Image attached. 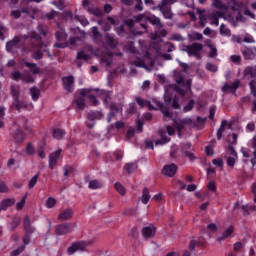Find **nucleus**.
Returning a JSON list of instances; mask_svg holds the SVG:
<instances>
[{
  "label": "nucleus",
  "mask_w": 256,
  "mask_h": 256,
  "mask_svg": "<svg viewBox=\"0 0 256 256\" xmlns=\"http://www.w3.org/2000/svg\"><path fill=\"white\" fill-rule=\"evenodd\" d=\"M242 41L243 43H255V39L249 34H246Z\"/></svg>",
  "instance_id": "62"
},
{
  "label": "nucleus",
  "mask_w": 256,
  "mask_h": 256,
  "mask_svg": "<svg viewBox=\"0 0 256 256\" xmlns=\"http://www.w3.org/2000/svg\"><path fill=\"white\" fill-rule=\"evenodd\" d=\"M184 51L191 57H199V53L203 51V44L201 43H192L187 45Z\"/></svg>",
  "instance_id": "8"
},
{
  "label": "nucleus",
  "mask_w": 256,
  "mask_h": 256,
  "mask_svg": "<svg viewBox=\"0 0 256 256\" xmlns=\"http://www.w3.org/2000/svg\"><path fill=\"white\" fill-rule=\"evenodd\" d=\"M65 135H66V132H65V130H63V129H61V128H55V129H53V131H52V137L54 138V139H63V137H65Z\"/></svg>",
  "instance_id": "24"
},
{
  "label": "nucleus",
  "mask_w": 256,
  "mask_h": 256,
  "mask_svg": "<svg viewBox=\"0 0 256 256\" xmlns=\"http://www.w3.org/2000/svg\"><path fill=\"white\" fill-rule=\"evenodd\" d=\"M212 164H214L216 167H223V159L221 158L213 159Z\"/></svg>",
  "instance_id": "64"
},
{
  "label": "nucleus",
  "mask_w": 256,
  "mask_h": 256,
  "mask_svg": "<svg viewBox=\"0 0 256 256\" xmlns=\"http://www.w3.org/2000/svg\"><path fill=\"white\" fill-rule=\"evenodd\" d=\"M87 243L85 241H76L73 242L66 250L67 255H75L77 252L83 253L86 251Z\"/></svg>",
  "instance_id": "7"
},
{
  "label": "nucleus",
  "mask_w": 256,
  "mask_h": 256,
  "mask_svg": "<svg viewBox=\"0 0 256 256\" xmlns=\"http://www.w3.org/2000/svg\"><path fill=\"white\" fill-rule=\"evenodd\" d=\"M106 43L109 45V47H111L112 49H115V47H117V41L115 40V35L107 34Z\"/></svg>",
  "instance_id": "29"
},
{
  "label": "nucleus",
  "mask_w": 256,
  "mask_h": 256,
  "mask_svg": "<svg viewBox=\"0 0 256 256\" xmlns=\"http://www.w3.org/2000/svg\"><path fill=\"white\" fill-rule=\"evenodd\" d=\"M15 205V198H7L1 201L0 207L2 208V211H7L9 207H13Z\"/></svg>",
  "instance_id": "20"
},
{
  "label": "nucleus",
  "mask_w": 256,
  "mask_h": 256,
  "mask_svg": "<svg viewBox=\"0 0 256 256\" xmlns=\"http://www.w3.org/2000/svg\"><path fill=\"white\" fill-rule=\"evenodd\" d=\"M220 34L225 35L226 37H231V30L227 28L225 24L220 25Z\"/></svg>",
  "instance_id": "44"
},
{
  "label": "nucleus",
  "mask_w": 256,
  "mask_h": 256,
  "mask_svg": "<svg viewBox=\"0 0 256 256\" xmlns=\"http://www.w3.org/2000/svg\"><path fill=\"white\" fill-rule=\"evenodd\" d=\"M103 187V182L99 180H90L88 183V188L95 191L97 189H101Z\"/></svg>",
  "instance_id": "23"
},
{
  "label": "nucleus",
  "mask_w": 256,
  "mask_h": 256,
  "mask_svg": "<svg viewBox=\"0 0 256 256\" xmlns=\"http://www.w3.org/2000/svg\"><path fill=\"white\" fill-rule=\"evenodd\" d=\"M63 87L68 93H73L75 89V78L73 76H66L62 78Z\"/></svg>",
  "instance_id": "10"
},
{
  "label": "nucleus",
  "mask_w": 256,
  "mask_h": 256,
  "mask_svg": "<svg viewBox=\"0 0 256 256\" xmlns=\"http://www.w3.org/2000/svg\"><path fill=\"white\" fill-rule=\"evenodd\" d=\"M23 227H24L25 235H30V236L33 235L35 231V227L31 225V218H29V216H24Z\"/></svg>",
  "instance_id": "15"
},
{
  "label": "nucleus",
  "mask_w": 256,
  "mask_h": 256,
  "mask_svg": "<svg viewBox=\"0 0 256 256\" xmlns=\"http://www.w3.org/2000/svg\"><path fill=\"white\" fill-rule=\"evenodd\" d=\"M87 119L89 121H95L97 119H103V113L101 111L90 110L87 114Z\"/></svg>",
  "instance_id": "21"
},
{
  "label": "nucleus",
  "mask_w": 256,
  "mask_h": 256,
  "mask_svg": "<svg viewBox=\"0 0 256 256\" xmlns=\"http://www.w3.org/2000/svg\"><path fill=\"white\" fill-rule=\"evenodd\" d=\"M29 39L31 47L33 49H43V47H47V44L43 43V39L41 36L37 35V32H31L29 35L24 36H15L12 40L6 43V50L8 53H13L19 49V43L21 41H27Z\"/></svg>",
  "instance_id": "1"
},
{
  "label": "nucleus",
  "mask_w": 256,
  "mask_h": 256,
  "mask_svg": "<svg viewBox=\"0 0 256 256\" xmlns=\"http://www.w3.org/2000/svg\"><path fill=\"white\" fill-rule=\"evenodd\" d=\"M37 31L42 37H47V25L39 23L37 25Z\"/></svg>",
  "instance_id": "37"
},
{
  "label": "nucleus",
  "mask_w": 256,
  "mask_h": 256,
  "mask_svg": "<svg viewBox=\"0 0 256 256\" xmlns=\"http://www.w3.org/2000/svg\"><path fill=\"white\" fill-rule=\"evenodd\" d=\"M72 217H73V209L71 208H66L58 214V220L60 221H69V219H71Z\"/></svg>",
  "instance_id": "17"
},
{
  "label": "nucleus",
  "mask_w": 256,
  "mask_h": 256,
  "mask_svg": "<svg viewBox=\"0 0 256 256\" xmlns=\"http://www.w3.org/2000/svg\"><path fill=\"white\" fill-rule=\"evenodd\" d=\"M114 187L116 189V191L120 194V195H125L126 190L125 187L123 186V184H121L120 182H116L114 184Z\"/></svg>",
  "instance_id": "47"
},
{
  "label": "nucleus",
  "mask_w": 256,
  "mask_h": 256,
  "mask_svg": "<svg viewBox=\"0 0 256 256\" xmlns=\"http://www.w3.org/2000/svg\"><path fill=\"white\" fill-rule=\"evenodd\" d=\"M26 201H27V194H25L22 197L21 201L16 204V208L18 211H21V209H23L25 207Z\"/></svg>",
  "instance_id": "53"
},
{
  "label": "nucleus",
  "mask_w": 256,
  "mask_h": 256,
  "mask_svg": "<svg viewBox=\"0 0 256 256\" xmlns=\"http://www.w3.org/2000/svg\"><path fill=\"white\" fill-rule=\"evenodd\" d=\"M21 225V218L16 217L12 220V222L9 224V231L16 230Z\"/></svg>",
  "instance_id": "32"
},
{
  "label": "nucleus",
  "mask_w": 256,
  "mask_h": 256,
  "mask_svg": "<svg viewBox=\"0 0 256 256\" xmlns=\"http://www.w3.org/2000/svg\"><path fill=\"white\" fill-rule=\"evenodd\" d=\"M25 67H28L33 75H39V67L35 63H30L28 61L24 62Z\"/></svg>",
  "instance_id": "30"
},
{
  "label": "nucleus",
  "mask_w": 256,
  "mask_h": 256,
  "mask_svg": "<svg viewBox=\"0 0 256 256\" xmlns=\"http://www.w3.org/2000/svg\"><path fill=\"white\" fill-rule=\"evenodd\" d=\"M170 157H171V159H179V148H177V145L171 146Z\"/></svg>",
  "instance_id": "36"
},
{
  "label": "nucleus",
  "mask_w": 256,
  "mask_h": 256,
  "mask_svg": "<svg viewBox=\"0 0 256 256\" xmlns=\"http://www.w3.org/2000/svg\"><path fill=\"white\" fill-rule=\"evenodd\" d=\"M135 21L137 23H141L143 21L144 23H151L154 27H158V29H163V24L161 23V18L155 16L151 12H144L142 14H138L134 16Z\"/></svg>",
  "instance_id": "4"
},
{
  "label": "nucleus",
  "mask_w": 256,
  "mask_h": 256,
  "mask_svg": "<svg viewBox=\"0 0 256 256\" xmlns=\"http://www.w3.org/2000/svg\"><path fill=\"white\" fill-rule=\"evenodd\" d=\"M135 213H137V209L128 208V209L124 210L123 215H128L129 217H131V216L135 215Z\"/></svg>",
  "instance_id": "61"
},
{
  "label": "nucleus",
  "mask_w": 256,
  "mask_h": 256,
  "mask_svg": "<svg viewBox=\"0 0 256 256\" xmlns=\"http://www.w3.org/2000/svg\"><path fill=\"white\" fill-rule=\"evenodd\" d=\"M174 81L176 83L174 90L181 97H185L187 91H191L192 79L185 80V75L182 72H176L174 74Z\"/></svg>",
  "instance_id": "3"
},
{
  "label": "nucleus",
  "mask_w": 256,
  "mask_h": 256,
  "mask_svg": "<svg viewBox=\"0 0 256 256\" xmlns=\"http://www.w3.org/2000/svg\"><path fill=\"white\" fill-rule=\"evenodd\" d=\"M230 61H231L232 63H237V64H239V63H241V57H240L239 55H231V56H230Z\"/></svg>",
  "instance_id": "63"
},
{
  "label": "nucleus",
  "mask_w": 256,
  "mask_h": 256,
  "mask_svg": "<svg viewBox=\"0 0 256 256\" xmlns=\"http://www.w3.org/2000/svg\"><path fill=\"white\" fill-rule=\"evenodd\" d=\"M57 27L58 30L55 32L57 42L54 43L53 47L56 49H65L69 45L67 32H65V28H61V25L58 24Z\"/></svg>",
  "instance_id": "5"
},
{
  "label": "nucleus",
  "mask_w": 256,
  "mask_h": 256,
  "mask_svg": "<svg viewBox=\"0 0 256 256\" xmlns=\"http://www.w3.org/2000/svg\"><path fill=\"white\" fill-rule=\"evenodd\" d=\"M37 181H39V174L34 175L28 182V189H33L35 185H37Z\"/></svg>",
  "instance_id": "43"
},
{
  "label": "nucleus",
  "mask_w": 256,
  "mask_h": 256,
  "mask_svg": "<svg viewBox=\"0 0 256 256\" xmlns=\"http://www.w3.org/2000/svg\"><path fill=\"white\" fill-rule=\"evenodd\" d=\"M179 148L183 153L184 157H187L189 161L193 162L197 159V156H195V153H193V151H195V148L193 147V144H191V142H182L180 143Z\"/></svg>",
  "instance_id": "6"
},
{
  "label": "nucleus",
  "mask_w": 256,
  "mask_h": 256,
  "mask_svg": "<svg viewBox=\"0 0 256 256\" xmlns=\"http://www.w3.org/2000/svg\"><path fill=\"white\" fill-rule=\"evenodd\" d=\"M239 85H241L240 80H235L233 83L226 82L222 86L221 91L224 93H231L232 95H235V93H237V90L239 89Z\"/></svg>",
  "instance_id": "9"
},
{
  "label": "nucleus",
  "mask_w": 256,
  "mask_h": 256,
  "mask_svg": "<svg viewBox=\"0 0 256 256\" xmlns=\"http://www.w3.org/2000/svg\"><path fill=\"white\" fill-rule=\"evenodd\" d=\"M75 105H76V109H80L81 111H83V109H85V98L83 97H79L76 98L74 101Z\"/></svg>",
  "instance_id": "34"
},
{
  "label": "nucleus",
  "mask_w": 256,
  "mask_h": 256,
  "mask_svg": "<svg viewBox=\"0 0 256 256\" xmlns=\"http://www.w3.org/2000/svg\"><path fill=\"white\" fill-rule=\"evenodd\" d=\"M55 233L58 237H63V235H68L71 233V224L70 223H63L59 224L55 227Z\"/></svg>",
  "instance_id": "12"
},
{
  "label": "nucleus",
  "mask_w": 256,
  "mask_h": 256,
  "mask_svg": "<svg viewBox=\"0 0 256 256\" xmlns=\"http://www.w3.org/2000/svg\"><path fill=\"white\" fill-rule=\"evenodd\" d=\"M61 153H62V150L58 149L49 155V169L51 170L55 169V166L57 165V161H59V158L61 157Z\"/></svg>",
  "instance_id": "13"
},
{
  "label": "nucleus",
  "mask_w": 256,
  "mask_h": 256,
  "mask_svg": "<svg viewBox=\"0 0 256 256\" xmlns=\"http://www.w3.org/2000/svg\"><path fill=\"white\" fill-rule=\"evenodd\" d=\"M159 10L161 11L165 19H173V13H171V8H163L162 6H160Z\"/></svg>",
  "instance_id": "33"
},
{
  "label": "nucleus",
  "mask_w": 256,
  "mask_h": 256,
  "mask_svg": "<svg viewBox=\"0 0 256 256\" xmlns=\"http://www.w3.org/2000/svg\"><path fill=\"white\" fill-rule=\"evenodd\" d=\"M11 95L13 97V101H17L19 99V88L18 87H11Z\"/></svg>",
  "instance_id": "52"
},
{
  "label": "nucleus",
  "mask_w": 256,
  "mask_h": 256,
  "mask_svg": "<svg viewBox=\"0 0 256 256\" xmlns=\"http://www.w3.org/2000/svg\"><path fill=\"white\" fill-rule=\"evenodd\" d=\"M55 205H57V199H55L54 197H49L46 200V208L47 209H53V207H55Z\"/></svg>",
  "instance_id": "41"
},
{
  "label": "nucleus",
  "mask_w": 256,
  "mask_h": 256,
  "mask_svg": "<svg viewBox=\"0 0 256 256\" xmlns=\"http://www.w3.org/2000/svg\"><path fill=\"white\" fill-rule=\"evenodd\" d=\"M161 113L164 115V117H168V119L173 121V125L178 132L179 137H181V131L185 129V125H188V127H195V123L190 117L179 119L177 117V113L169 112L167 108H161Z\"/></svg>",
  "instance_id": "2"
},
{
  "label": "nucleus",
  "mask_w": 256,
  "mask_h": 256,
  "mask_svg": "<svg viewBox=\"0 0 256 256\" xmlns=\"http://www.w3.org/2000/svg\"><path fill=\"white\" fill-rule=\"evenodd\" d=\"M89 13L94 15L95 17H103V10L97 7H92L88 9Z\"/></svg>",
  "instance_id": "38"
},
{
  "label": "nucleus",
  "mask_w": 256,
  "mask_h": 256,
  "mask_svg": "<svg viewBox=\"0 0 256 256\" xmlns=\"http://www.w3.org/2000/svg\"><path fill=\"white\" fill-rule=\"evenodd\" d=\"M124 169L127 173H135L137 171V163H133V162L127 163Z\"/></svg>",
  "instance_id": "35"
},
{
  "label": "nucleus",
  "mask_w": 256,
  "mask_h": 256,
  "mask_svg": "<svg viewBox=\"0 0 256 256\" xmlns=\"http://www.w3.org/2000/svg\"><path fill=\"white\" fill-rule=\"evenodd\" d=\"M31 57L32 59H35V61H39L40 59H43V50H38L36 52H33Z\"/></svg>",
  "instance_id": "55"
},
{
  "label": "nucleus",
  "mask_w": 256,
  "mask_h": 256,
  "mask_svg": "<svg viewBox=\"0 0 256 256\" xmlns=\"http://www.w3.org/2000/svg\"><path fill=\"white\" fill-rule=\"evenodd\" d=\"M30 95L32 97V100L39 101V97H41V90L34 86L30 88Z\"/></svg>",
  "instance_id": "26"
},
{
  "label": "nucleus",
  "mask_w": 256,
  "mask_h": 256,
  "mask_svg": "<svg viewBox=\"0 0 256 256\" xmlns=\"http://www.w3.org/2000/svg\"><path fill=\"white\" fill-rule=\"evenodd\" d=\"M26 155H35V148L33 147V145L31 144V142H29L26 145Z\"/></svg>",
  "instance_id": "58"
},
{
  "label": "nucleus",
  "mask_w": 256,
  "mask_h": 256,
  "mask_svg": "<svg viewBox=\"0 0 256 256\" xmlns=\"http://www.w3.org/2000/svg\"><path fill=\"white\" fill-rule=\"evenodd\" d=\"M237 139H238V136L237 134L233 133L232 134V140H228V151H231V148L232 149H235V145H237Z\"/></svg>",
  "instance_id": "39"
},
{
  "label": "nucleus",
  "mask_w": 256,
  "mask_h": 256,
  "mask_svg": "<svg viewBox=\"0 0 256 256\" xmlns=\"http://www.w3.org/2000/svg\"><path fill=\"white\" fill-rule=\"evenodd\" d=\"M8 29L5 27L3 22H0V40L5 41V33H7Z\"/></svg>",
  "instance_id": "50"
},
{
  "label": "nucleus",
  "mask_w": 256,
  "mask_h": 256,
  "mask_svg": "<svg viewBox=\"0 0 256 256\" xmlns=\"http://www.w3.org/2000/svg\"><path fill=\"white\" fill-rule=\"evenodd\" d=\"M111 93L113 92L107 91V90L102 91V98H103L104 105H106V107H109L110 103H112Z\"/></svg>",
  "instance_id": "25"
},
{
  "label": "nucleus",
  "mask_w": 256,
  "mask_h": 256,
  "mask_svg": "<svg viewBox=\"0 0 256 256\" xmlns=\"http://www.w3.org/2000/svg\"><path fill=\"white\" fill-rule=\"evenodd\" d=\"M141 203H143V205H147V203H149V201L151 200V194L149 192V188L145 187L142 190V196L140 197Z\"/></svg>",
  "instance_id": "22"
},
{
  "label": "nucleus",
  "mask_w": 256,
  "mask_h": 256,
  "mask_svg": "<svg viewBox=\"0 0 256 256\" xmlns=\"http://www.w3.org/2000/svg\"><path fill=\"white\" fill-rule=\"evenodd\" d=\"M206 69H207V71H210L211 73H217V71H219V67H217V65H215L211 62H208L206 64Z\"/></svg>",
  "instance_id": "49"
},
{
  "label": "nucleus",
  "mask_w": 256,
  "mask_h": 256,
  "mask_svg": "<svg viewBox=\"0 0 256 256\" xmlns=\"http://www.w3.org/2000/svg\"><path fill=\"white\" fill-rule=\"evenodd\" d=\"M209 47H210L209 57L211 59H215V57H217L218 55L217 48L213 45H209Z\"/></svg>",
  "instance_id": "57"
},
{
  "label": "nucleus",
  "mask_w": 256,
  "mask_h": 256,
  "mask_svg": "<svg viewBox=\"0 0 256 256\" xmlns=\"http://www.w3.org/2000/svg\"><path fill=\"white\" fill-rule=\"evenodd\" d=\"M159 136L160 139L155 141V145H165L166 143H169V141H171V138L167 137V134L163 130L159 131Z\"/></svg>",
  "instance_id": "19"
},
{
  "label": "nucleus",
  "mask_w": 256,
  "mask_h": 256,
  "mask_svg": "<svg viewBox=\"0 0 256 256\" xmlns=\"http://www.w3.org/2000/svg\"><path fill=\"white\" fill-rule=\"evenodd\" d=\"M132 65H135V67H142L143 69H147V66L145 65V60L143 59L132 62Z\"/></svg>",
  "instance_id": "59"
},
{
  "label": "nucleus",
  "mask_w": 256,
  "mask_h": 256,
  "mask_svg": "<svg viewBox=\"0 0 256 256\" xmlns=\"http://www.w3.org/2000/svg\"><path fill=\"white\" fill-rule=\"evenodd\" d=\"M76 59H78V61H88L91 59V56L85 53V50L81 49L77 52Z\"/></svg>",
  "instance_id": "27"
},
{
  "label": "nucleus",
  "mask_w": 256,
  "mask_h": 256,
  "mask_svg": "<svg viewBox=\"0 0 256 256\" xmlns=\"http://www.w3.org/2000/svg\"><path fill=\"white\" fill-rule=\"evenodd\" d=\"M25 251V246L21 245L18 248L14 249L12 252H10L11 256H18L21 255L22 252Z\"/></svg>",
  "instance_id": "51"
},
{
  "label": "nucleus",
  "mask_w": 256,
  "mask_h": 256,
  "mask_svg": "<svg viewBox=\"0 0 256 256\" xmlns=\"http://www.w3.org/2000/svg\"><path fill=\"white\" fill-rule=\"evenodd\" d=\"M75 19L82 25V27H87L89 25V20L85 16L75 15Z\"/></svg>",
  "instance_id": "42"
},
{
  "label": "nucleus",
  "mask_w": 256,
  "mask_h": 256,
  "mask_svg": "<svg viewBox=\"0 0 256 256\" xmlns=\"http://www.w3.org/2000/svg\"><path fill=\"white\" fill-rule=\"evenodd\" d=\"M252 149H254V151H253V156H254V158H252L250 161H251V164L253 165V167H255V165H256V137H254L253 139H252Z\"/></svg>",
  "instance_id": "45"
},
{
  "label": "nucleus",
  "mask_w": 256,
  "mask_h": 256,
  "mask_svg": "<svg viewBox=\"0 0 256 256\" xmlns=\"http://www.w3.org/2000/svg\"><path fill=\"white\" fill-rule=\"evenodd\" d=\"M14 139L16 143H23V141H25V133L21 130H16Z\"/></svg>",
  "instance_id": "31"
},
{
  "label": "nucleus",
  "mask_w": 256,
  "mask_h": 256,
  "mask_svg": "<svg viewBox=\"0 0 256 256\" xmlns=\"http://www.w3.org/2000/svg\"><path fill=\"white\" fill-rule=\"evenodd\" d=\"M193 107H195V100H190L183 108L184 113H189V111L193 110Z\"/></svg>",
  "instance_id": "48"
},
{
  "label": "nucleus",
  "mask_w": 256,
  "mask_h": 256,
  "mask_svg": "<svg viewBox=\"0 0 256 256\" xmlns=\"http://www.w3.org/2000/svg\"><path fill=\"white\" fill-rule=\"evenodd\" d=\"M237 159H239L237 151L235 150V148L230 147L229 156H227L226 158L227 166L233 169V167H235V164L237 163Z\"/></svg>",
  "instance_id": "11"
},
{
  "label": "nucleus",
  "mask_w": 256,
  "mask_h": 256,
  "mask_svg": "<svg viewBox=\"0 0 256 256\" xmlns=\"http://www.w3.org/2000/svg\"><path fill=\"white\" fill-rule=\"evenodd\" d=\"M177 165L172 163L170 165H165L162 169V175L166 177H175V173H177Z\"/></svg>",
  "instance_id": "14"
},
{
  "label": "nucleus",
  "mask_w": 256,
  "mask_h": 256,
  "mask_svg": "<svg viewBox=\"0 0 256 256\" xmlns=\"http://www.w3.org/2000/svg\"><path fill=\"white\" fill-rule=\"evenodd\" d=\"M101 63H104V65H106V67L111 66V64L113 63V57L111 56H103L101 58Z\"/></svg>",
  "instance_id": "54"
},
{
  "label": "nucleus",
  "mask_w": 256,
  "mask_h": 256,
  "mask_svg": "<svg viewBox=\"0 0 256 256\" xmlns=\"http://www.w3.org/2000/svg\"><path fill=\"white\" fill-rule=\"evenodd\" d=\"M13 106L16 107L17 111L27 109V104H25L24 102L19 101V98H18V100H14Z\"/></svg>",
  "instance_id": "40"
},
{
  "label": "nucleus",
  "mask_w": 256,
  "mask_h": 256,
  "mask_svg": "<svg viewBox=\"0 0 256 256\" xmlns=\"http://www.w3.org/2000/svg\"><path fill=\"white\" fill-rule=\"evenodd\" d=\"M164 49L166 53H173V51H175V45L171 42L165 43Z\"/></svg>",
  "instance_id": "56"
},
{
  "label": "nucleus",
  "mask_w": 256,
  "mask_h": 256,
  "mask_svg": "<svg viewBox=\"0 0 256 256\" xmlns=\"http://www.w3.org/2000/svg\"><path fill=\"white\" fill-rule=\"evenodd\" d=\"M235 233V226L230 225L225 229V231L222 233L221 237H218V241H225V239H229Z\"/></svg>",
  "instance_id": "18"
},
{
  "label": "nucleus",
  "mask_w": 256,
  "mask_h": 256,
  "mask_svg": "<svg viewBox=\"0 0 256 256\" xmlns=\"http://www.w3.org/2000/svg\"><path fill=\"white\" fill-rule=\"evenodd\" d=\"M155 233H157V228L153 225L146 226L142 229L144 239H151V237H155Z\"/></svg>",
  "instance_id": "16"
},
{
  "label": "nucleus",
  "mask_w": 256,
  "mask_h": 256,
  "mask_svg": "<svg viewBox=\"0 0 256 256\" xmlns=\"http://www.w3.org/2000/svg\"><path fill=\"white\" fill-rule=\"evenodd\" d=\"M4 119H5V107L0 106V129H3L5 127V122H3Z\"/></svg>",
  "instance_id": "46"
},
{
  "label": "nucleus",
  "mask_w": 256,
  "mask_h": 256,
  "mask_svg": "<svg viewBox=\"0 0 256 256\" xmlns=\"http://www.w3.org/2000/svg\"><path fill=\"white\" fill-rule=\"evenodd\" d=\"M242 55L244 59H255V53L253 52V49L251 48H244L242 50Z\"/></svg>",
  "instance_id": "28"
},
{
  "label": "nucleus",
  "mask_w": 256,
  "mask_h": 256,
  "mask_svg": "<svg viewBox=\"0 0 256 256\" xmlns=\"http://www.w3.org/2000/svg\"><path fill=\"white\" fill-rule=\"evenodd\" d=\"M88 99L94 107H97V105H99V100L97 99V97L95 95H93V94L88 95Z\"/></svg>",
  "instance_id": "60"
}]
</instances>
